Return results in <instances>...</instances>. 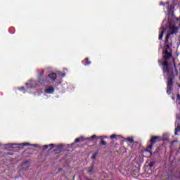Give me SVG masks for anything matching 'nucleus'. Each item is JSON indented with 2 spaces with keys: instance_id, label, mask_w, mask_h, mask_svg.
Wrapping results in <instances>:
<instances>
[{
  "instance_id": "1",
  "label": "nucleus",
  "mask_w": 180,
  "mask_h": 180,
  "mask_svg": "<svg viewBox=\"0 0 180 180\" xmlns=\"http://www.w3.org/2000/svg\"><path fill=\"white\" fill-rule=\"evenodd\" d=\"M159 65L163 67V75L167 78V95L172 94V86H174V69H169L168 67V62H162L158 60Z\"/></svg>"
},
{
  "instance_id": "2",
  "label": "nucleus",
  "mask_w": 180,
  "mask_h": 180,
  "mask_svg": "<svg viewBox=\"0 0 180 180\" xmlns=\"http://www.w3.org/2000/svg\"><path fill=\"white\" fill-rule=\"evenodd\" d=\"M43 74H44V70H42L41 73L38 75V83L44 85V84H48L51 81V84L53 86L56 87L61 84V82L57 81V74L54 72L49 73L48 76L45 77L44 79H41V77H43Z\"/></svg>"
},
{
  "instance_id": "3",
  "label": "nucleus",
  "mask_w": 180,
  "mask_h": 180,
  "mask_svg": "<svg viewBox=\"0 0 180 180\" xmlns=\"http://www.w3.org/2000/svg\"><path fill=\"white\" fill-rule=\"evenodd\" d=\"M179 22V18H174L173 20H169V27L172 31L171 33H169L166 36V43H168V39L171 34H174V33H178V30L180 29V22L179 24V27H176L178 22Z\"/></svg>"
},
{
  "instance_id": "4",
  "label": "nucleus",
  "mask_w": 180,
  "mask_h": 180,
  "mask_svg": "<svg viewBox=\"0 0 180 180\" xmlns=\"http://www.w3.org/2000/svg\"><path fill=\"white\" fill-rule=\"evenodd\" d=\"M39 85V83L34 80H30L28 82L26 83V89H25L24 86L18 88L19 91L23 92V94H26V91L29 89H33L34 88H37Z\"/></svg>"
},
{
  "instance_id": "5",
  "label": "nucleus",
  "mask_w": 180,
  "mask_h": 180,
  "mask_svg": "<svg viewBox=\"0 0 180 180\" xmlns=\"http://www.w3.org/2000/svg\"><path fill=\"white\" fill-rule=\"evenodd\" d=\"M172 57V50L169 45L167 44L165 46V51L163 52V58L165 60H169Z\"/></svg>"
},
{
  "instance_id": "6",
  "label": "nucleus",
  "mask_w": 180,
  "mask_h": 180,
  "mask_svg": "<svg viewBox=\"0 0 180 180\" xmlns=\"http://www.w3.org/2000/svg\"><path fill=\"white\" fill-rule=\"evenodd\" d=\"M157 141H160V136H152L150 139V145L148 146V149L151 150L153 146H154Z\"/></svg>"
},
{
  "instance_id": "7",
  "label": "nucleus",
  "mask_w": 180,
  "mask_h": 180,
  "mask_svg": "<svg viewBox=\"0 0 180 180\" xmlns=\"http://www.w3.org/2000/svg\"><path fill=\"white\" fill-rule=\"evenodd\" d=\"M54 88H56L54 86H47L44 90V94H48L49 95L54 94Z\"/></svg>"
},
{
  "instance_id": "8",
  "label": "nucleus",
  "mask_w": 180,
  "mask_h": 180,
  "mask_svg": "<svg viewBox=\"0 0 180 180\" xmlns=\"http://www.w3.org/2000/svg\"><path fill=\"white\" fill-rule=\"evenodd\" d=\"M160 35H159V40H162V37H164V33L167 32V27H160Z\"/></svg>"
},
{
  "instance_id": "9",
  "label": "nucleus",
  "mask_w": 180,
  "mask_h": 180,
  "mask_svg": "<svg viewBox=\"0 0 180 180\" xmlns=\"http://www.w3.org/2000/svg\"><path fill=\"white\" fill-rule=\"evenodd\" d=\"M30 167V162L29 160H25L22 164V169H29V167Z\"/></svg>"
},
{
  "instance_id": "10",
  "label": "nucleus",
  "mask_w": 180,
  "mask_h": 180,
  "mask_svg": "<svg viewBox=\"0 0 180 180\" xmlns=\"http://www.w3.org/2000/svg\"><path fill=\"white\" fill-rule=\"evenodd\" d=\"M167 12H168L169 15H174V6L173 5H170L168 6Z\"/></svg>"
},
{
  "instance_id": "11",
  "label": "nucleus",
  "mask_w": 180,
  "mask_h": 180,
  "mask_svg": "<svg viewBox=\"0 0 180 180\" xmlns=\"http://www.w3.org/2000/svg\"><path fill=\"white\" fill-rule=\"evenodd\" d=\"M13 146H19V143H8V144H6L5 145V148H6V150H11V148H12L13 147Z\"/></svg>"
},
{
  "instance_id": "12",
  "label": "nucleus",
  "mask_w": 180,
  "mask_h": 180,
  "mask_svg": "<svg viewBox=\"0 0 180 180\" xmlns=\"http://www.w3.org/2000/svg\"><path fill=\"white\" fill-rule=\"evenodd\" d=\"M18 146H22V147H27L29 146H32V147H37V145H36V144L32 145V144H30L27 142H25L24 143H18Z\"/></svg>"
},
{
  "instance_id": "13",
  "label": "nucleus",
  "mask_w": 180,
  "mask_h": 180,
  "mask_svg": "<svg viewBox=\"0 0 180 180\" xmlns=\"http://www.w3.org/2000/svg\"><path fill=\"white\" fill-rule=\"evenodd\" d=\"M95 164V162H94V163L92 164V165L90 167V168L88 170V172L89 174H91L92 173V171H94V169L95 168V166L94 165Z\"/></svg>"
},
{
  "instance_id": "14",
  "label": "nucleus",
  "mask_w": 180,
  "mask_h": 180,
  "mask_svg": "<svg viewBox=\"0 0 180 180\" xmlns=\"http://www.w3.org/2000/svg\"><path fill=\"white\" fill-rule=\"evenodd\" d=\"M80 141H84V136L79 137L75 140V143H79Z\"/></svg>"
},
{
  "instance_id": "15",
  "label": "nucleus",
  "mask_w": 180,
  "mask_h": 180,
  "mask_svg": "<svg viewBox=\"0 0 180 180\" xmlns=\"http://www.w3.org/2000/svg\"><path fill=\"white\" fill-rule=\"evenodd\" d=\"M88 60L89 59L87 58H86L85 60L82 61V63H83V64H84V65H89V64H91V61H89Z\"/></svg>"
},
{
  "instance_id": "16",
  "label": "nucleus",
  "mask_w": 180,
  "mask_h": 180,
  "mask_svg": "<svg viewBox=\"0 0 180 180\" xmlns=\"http://www.w3.org/2000/svg\"><path fill=\"white\" fill-rule=\"evenodd\" d=\"M154 165H155V161H153L150 163H149L150 168H153V167H154Z\"/></svg>"
},
{
  "instance_id": "17",
  "label": "nucleus",
  "mask_w": 180,
  "mask_h": 180,
  "mask_svg": "<svg viewBox=\"0 0 180 180\" xmlns=\"http://www.w3.org/2000/svg\"><path fill=\"white\" fill-rule=\"evenodd\" d=\"M62 147L59 146L56 148V151H57V153H61V150H62Z\"/></svg>"
},
{
  "instance_id": "18",
  "label": "nucleus",
  "mask_w": 180,
  "mask_h": 180,
  "mask_svg": "<svg viewBox=\"0 0 180 180\" xmlns=\"http://www.w3.org/2000/svg\"><path fill=\"white\" fill-rule=\"evenodd\" d=\"M49 146V150H53V148H54V144L51 143Z\"/></svg>"
},
{
  "instance_id": "19",
  "label": "nucleus",
  "mask_w": 180,
  "mask_h": 180,
  "mask_svg": "<svg viewBox=\"0 0 180 180\" xmlns=\"http://www.w3.org/2000/svg\"><path fill=\"white\" fill-rule=\"evenodd\" d=\"M101 146H106L107 143L103 139H101Z\"/></svg>"
},
{
  "instance_id": "20",
  "label": "nucleus",
  "mask_w": 180,
  "mask_h": 180,
  "mask_svg": "<svg viewBox=\"0 0 180 180\" xmlns=\"http://www.w3.org/2000/svg\"><path fill=\"white\" fill-rule=\"evenodd\" d=\"M59 75H60V77H62V78H64V77H65V73H63V72H59Z\"/></svg>"
},
{
  "instance_id": "21",
  "label": "nucleus",
  "mask_w": 180,
  "mask_h": 180,
  "mask_svg": "<svg viewBox=\"0 0 180 180\" xmlns=\"http://www.w3.org/2000/svg\"><path fill=\"white\" fill-rule=\"evenodd\" d=\"M127 140H128L129 143H134V140H133V139H131V138H128Z\"/></svg>"
},
{
  "instance_id": "22",
  "label": "nucleus",
  "mask_w": 180,
  "mask_h": 180,
  "mask_svg": "<svg viewBox=\"0 0 180 180\" xmlns=\"http://www.w3.org/2000/svg\"><path fill=\"white\" fill-rule=\"evenodd\" d=\"M116 137H117L116 134H112L110 136V139H116Z\"/></svg>"
},
{
  "instance_id": "23",
  "label": "nucleus",
  "mask_w": 180,
  "mask_h": 180,
  "mask_svg": "<svg viewBox=\"0 0 180 180\" xmlns=\"http://www.w3.org/2000/svg\"><path fill=\"white\" fill-rule=\"evenodd\" d=\"M89 139H96V135H93L90 138H87V140H89Z\"/></svg>"
},
{
  "instance_id": "24",
  "label": "nucleus",
  "mask_w": 180,
  "mask_h": 180,
  "mask_svg": "<svg viewBox=\"0 0 180 180\" xmlns=\"http://www.w3.org/2000/svg\"><path fill=\"white\" fill-rule=\"evenodd\" d=\"M49 148V145H45L43 146V150H47Z\"/></svg>"
},
{
  "instance_id": "25",
  "label": "nucleus",
  "mask_w": 180,
  "mask_h": 180,
  "mask_svg": "<svg viewBox=\"0 0 180 180\" xmlns=\"http://www.w3.org/2000/svg\"><path fill=\"white\" fill-rule=\"evenodd\" d=\"M91 158H92V160H96V154H93Z\"/></svg>"
},
{
  "instance_id": "26",
  "label": "nucleus",
  "mask_w": 180,
  "mask_h": 180,
  "mask_svg": "<svg viewBox=\"0 0 180 180\" xmlns=\"http://www.w3.org/2000/svg\"><path fill=\"white\" fill-rule=\"evenodd\" d=\"M177 99L179 100V101H180V95L179 94L177 95Z\"/></svg>"
},
{
  "instance_id": "27",
  "label": "nucleus",
  "mask_w": 180,
  "mask_h": 180,
  "mask_svg": "<svg viewBox=\"0 0 180 180\" xmlns=\"http://www.w3.org/2000/svg\"><path fill=\"white\" fill-rule=\"evenodd\" d=\"M101 139H107L108 137L107 136H101Z\"/></svg>"
},
{
  "instance_id": "28",
  "label": "nucleus",
  "mask_w": 180,
  "mask_h": 180,
  "mask_svg": "<svg viewBox=\"0 0 180 180\" xmlns=\"http://www.w3.org/2000/svg\"><path fill=\"white\" fill-rule=\"evenodd\" d=\"M172 101H175V97H172Z\"/></svg>"
},
{
  "instance_id": "29",
  "label": "nucleus",
  "mask_w": 180,
  "mask_h": 180,
  "mask_svg": "<svg viewBox=\"0 0 180 180\" xmlns=\"http://www.w3.org/2000/svg\"><path fill=\"white\" fill-rule=\"evenodd\" d=\"M73 145H74V143H72L70 146H69V147H72Z\"/></svg>"
},
{
  "instance_id": "30",
  "label": "nucleus",
  "mask_w": 180,
  "mask_h": 180,
  "mask_svg": "<svg viewBox=\"0 0 180 180\" xmlns=\"http://www.w3.org/2000/svg\"><path fill=\"white\" fill-rule=\"evenodd\" d=\"M179 86L180 87V85H179Z\"/></svg>"
}]
</instances>
